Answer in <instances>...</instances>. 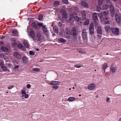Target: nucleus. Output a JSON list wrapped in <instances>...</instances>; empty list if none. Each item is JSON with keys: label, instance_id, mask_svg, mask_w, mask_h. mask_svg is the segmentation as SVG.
<instances>
[{"label": "nucleus", "instance_id": "f257e3e1", "mask_svg": "<svg viewBox=\"0 0 121 121\" xmlns=\"http://www.w3.org/2000/svg\"><path fill=\"white\" fill-rule=\"evenodd\" d=\"M78 34V31L76 27H72L70 31V35L75 38H77Z\"/></svg>", "mask_w": 121, "mask_h": 121}, {"label": "nucleus", "instance_id": "f03ea898", "mask_svg": "<svg viewBox=\"0 0 121 121\" xmlns=\"http://www.w3.org/2000/svg\"><path fill=\"white\" fill-rule=\"evenodd\" d=\"M82 35L83 39L85 41V43H86L87 40V33L85 29H83L82 32Z\"/></svg>", "mask_w": 121, "mask_h": 121}, {"label": "nucleus", "instance_id": "7ed1b4c3", "mask_svg": "<svg viewBox=\"0 0 121 121\" xmlns=\"http://www.w3.org/2000/svg\"><path fill=\"white\" fill-rule=\"evenodd\" d=\"M111 31L112 33L115 35H119L120 31L119 28L115 27L112 28L111 29Z\"/></svg>", "mask_w": 121, "mask_h": 121}, {"label": "nucleus", "instance_id": "20e7f679", "mask_svg": "<svg viewBox=\"0 0 121 121\" xmlns=\"http://www.w3.org/2000/svg\"><path fill=\"white\" fill-rule=\"evenodd\" d=\"M1 49L2 51L5 53L6 54H8L11 52V51L8 49V47L4 46H2Z\"/></svg>", "mask_w": 121, "mask_h": 121}, {"label": "nucleus", "instance_id": "39448f33", "mask_svg": "<svg viewBox=\"0 0 121 121\" xmlns=\"http://www.w3.org/2000/svg\"><path fill=\"white\" fill-rule=\"evenodd\" d=\"M92 17L94 20L95 21L94 22H95L96 25H98V19L97 17V14L95 12L93 13Z\"/></svg>", "mask_w": 121, "mask_h": 121}, {"label": "nucleus", "instance_id": "423d86ee", "mask_svg": "<svg viewBox=\"0 0 121 121\" xmlns=\"http://www.w3.org/2000/svg\"><path fill=\"white\" fill-rule=\"evenodd\" d=\"M110 11L112 16H113L115 13V9L114 6L110 4Z\"/></svg>", "mask_w": 121, "mask_h": 121}, {"label": "nucleus", "instance_id": "0eeeda50", "mask_svg": "<svg viewBox=\"0 0 121 121\" xmlns=\"http://www.w3.org/2000/svg\"><path fill=\"white\" fill-rule=\"evenodd\" d=\"M60 12L63 16L62 17L65 19L68 17V15L67 12L64 9H61L60 11Z\"/></svg>", "mask_w": 121, "mask_h": 121}, {"label": "nucleus", "instance_id": "6e6552de", "mask_svg": "<svg viewBox=\"0 0 121 121\" xmlns=\"http://www.w3.org/2000/svg\"><path fill=\"white\" fill-rule=\"evenodd\" d=\"M97 32L98 37H101L102 36V30L100 26H99L98 27Z\"/></svg>", "mask_w": 121, "mask_h": 121}, {"label": "nucleus", "instance_id": "1a4fd4ad", "mask_svg": "<svg viewBox=\"0 0 121 121\" xmlns=\"http://www.w3.org/2000/svg\"><path fill=\"white\" fill-rule=\"evenodd\" d=\"M89 29L90 34L91 35H93L94 33V27L93 23H91L90 24Z\"/></svg>", "mask_w": 121, "mask_h": 121}, {"label": "nucleus", "instance_id": "9d476101", "mask_svg": "<svg viewBox=\"0 0 121 121\" xmlns=\"http://www.w3.org/2000/svg\"><path fill=\"white\" fill-rule=\"evenodd\" d=\"M37 39L38 41H42L43 39V36L39 33L37 34Z\"/></svg>", "mask_w": 121, "mask_h": 121}, {"label": "nucleus", "instance_id": "9b49d317", "mask_svg": "<svg viewBox=\"0 0 121 121\" xmlns=\"http://www.w3.org/2000/svg\"><path fill=\"white\" fill-rule=\"evenodd\" d=\"M96 87V85L94 83H91L88 86V89L90 90H93Z\"/></svg>", "mask_w": 121, "mask_h": 121}, {"label": "nucleus", "instance_id": "f8f14e48", "mask_svg": "<svg viewBox=\"0 0 121 121\" xmlns=\"http://www.w3.org/2000/svg\"><path fill=\"white\" fill-rule=\"evenodd\" d=\"M14 56L17 59H20L21 58V55L17 52H16L14 53Z\"/></svg>", "mask_w": 121, "mask_h": 121}, {"label": "nucleus", "instance_id": "ddd939ff", "mask_svg": "<svg viewBox=\"0 0 121 121\" xmlns=\"http://www.w3.org/2000/svg\"><path fill=\"white\" fill-rule=\"evenodd\" d=\"M29 35L30 37L32 38H34L35 36V31L33 29H31L30 30ZM33 39L34 40V38Z\"/></svg>", "mask_w": 121, "mask_h": 121}, {"label": "nucleus", "instance_id": "4468645a", "mask_svg": "<svg viewBox=\"0 0 121 121\" xmlns=\"http://www.w3.org/2000/svg\"><path fill=\"white\" fill-rule=\"evenodd\" d=\"M82 18L83 20H85L86 19V13L85 11L83 10L82 11Z\"/></svg>", "mask_w": 121, "mask_h": 121}, {"label": "nucleus", "instance_id": "2eb2a0df", "mask_svg": "<svg viewBox=\"0 0 121 121\" xmlns=\"http://www.w3.org/2000/svg\"><path fill=\"white\" fill-rule=\"evenodd\" d=\"M73 18L76 21L78 22H80L81 23H82L81 21L82 20V19L81 17H78V16H74Z\"/></svg>", "mask_w": 121, "mask_h": 121}, {"label": "nucleus", "instance_id": "dca6fc26", "mask_svg": "<svg viewBox=\"0 0 121 121\" xmlns=\"http://www.w3.org/2000/svg\"><path fill=\"white\" fill-rule=\"evenodd\" d=\"M110 6V4H104L103 5L102 9L103 10H107Z\"/></svg>", "mask_w": 121, "mask_h": 121}, {"label": "nucleus", "instance_id": "f3484780", "mask_svg": "<svg viewBox=\"0 0 121 121\" xmlns=\"http://www.w3.org/2000/svg\"><path fill=\"white\" fill-rule=\"evenodd\" d=\"M22 61L23 63L26 64L28 63L27 58L25 56H24L22 57Z\"/></svg>", "mask_w": 121, "mask_h": 121}, {"label": "nucleus", "instance_id": "a211bd4d", "mask_svg": "<svg viewBox=\"0 0 121 121\" xmlns=\"http://www.w3.org/2000/svg\"><path fill=\"white\" fill-rule=\"evenodd\" d=\"M23 44L24 46L26 48H28L29 47V45L27 41L26 40H24Z\"/></svg>", "mask_w": 121, "mask_h": 121}, {"label": "nucleus", "instance_id": "6ab92c4d", "mask_svg": "<svg viewBox=\"0 0 121 121\" xmlns=\"http://www.w3.org/2000/svg\"><path fill=\"white\" fill-rule=\"evenodd\" d=\"M12 33L14 36H18V33L16 30H13Z\"/></svg>", "mask_w": 121, "mask_h": 121}, {"label": "nucleus", "instance_id": "aec40b11", "mask_svg": "<svg viewBox=\"0 0 121 121\" xmlns=\"http://www.w3.org/2000/svg\"><path fill=\"white\" fill-rule=\"evenodd\" d=\"M18 47L20 49L23 51L25 50V48L23 45L21 43H19L18 44Z\"/></svg>", "mask_w": 121, "mask_h": 121}, {"label": "nucleus", "instance_id": "412c9836", "mask_svg": "<svg viewBox=\"0 0 121 121\" xmlns=\"http://www.w3.org/2000/svg\"><path fill=\"white\" fill-rule=\"evenodd\" d=\"M60 82L58 81H53L50 82V84L51 85H57L58 83H59Z\"/></svg>", "mask_w": 121, "mask_h": 121}, {"label": "nucleus", "instance_id": "4be33fe9", "mask_svg": "<svg viewBox=\"0 0 121 121\" xmlns=\"http://www.w3.org/2000/svg\"><path fill=\"white\" fill-rule=\"evenodd\" d=\"M105 30L107 32H109L111 30V29L109 26H105Z\"/></svg>", "mask_w": 121, "mask_h": 121}, {"label": "nucleus", "instance_id": "5701e85b", "mask_svg": "<svg viewBox=\"0 0 121 121\" xmlns=\"http://www.w3.org/2000/svg\"><path fill=\"white\" fill-rule=\"evenodd\" d=\"M108 67V65L107 63H105L103 65L102 68L103 70L104 71V73L105 72V70Z\"/></svg>", "mask_w": 121, "mask_h": 121}, {"label": "nucleus", "instance_id": "b1692460", "mask_svg": "<svg viewBox=\"0 0 121 121\" xmlns=\"http://www.w3.org/2000/svg\"><path fill=\"white\" fill-rule=\"evenodd\" d=\"M53 5L54 7H57L60 5V2L59 1H55L54 2Z\"/></svg>", "mask_w": 121, "mask_h": 121}, {"label": "nucleus", "instance_id": "393cba45", "mask_svg": "<svg viewBox=\"0 0 121 121\" xmlns=\"http://www.w3.org/2000/svg\"><path fill=\"white\" fill-rule=\"evenodd\" d=\"M71 35L70 31L69 32L68 31H67L65 32V35L66 37H65L66 38H69L70 37Z\"/></svg>", "mask_w": 121, "mask_h": 121}, {"label": "nucleus", "instance_id": "a878e982", "mask_svg": "<svg viewBox=\"0 0 121 121\" xmlns=\"http://www.w3.org/2000/svg\"><path fill=\"white\" fill-rule=\"evenodd\" d=\"M32 27L35 29H37L38 28V26L35 22L31 24Z\"/></svg>", "mask_w": 121, "mask_h": 121}, {"label": "nucleus", "instance_id": "bb28decb", "mask_svg": "<svg viewBox=\"0 0 121 121\" xmlns=\"http://www.w3.org/2000/svg\"><path fill=\"white\" fill-rule=\"evenodd\" d=\"M116 22L118 24L120 23L121 16H118L116 17Z\"/></svg>", "mask_w": 121, "mask_h": 121}, {"label": "nucleus", "instance_id": "cd10ccee", "mask_svg": "<svg viewBox=\"0 0 121 121\" xmlns=\"http://www.w3.org/2000/svg\"><path fill=\"white\" fill-rule=\"evenodd\" d=\"M53 29L55 33H58V29L57 27L56 26H55L53 27Z\"/></svg>", "mask_w": 121, "mask_h": 121}, {"label": "nucleus", "instance_id": "c85d7f7f", "mask_svg": "<svg viewBox=\"0 0 121 121\" xmlns=\"http://www.w3.org/2000/svg\"><path fill=\"white\" fill-rule=\"evenodd\" d=\"M45 26H43L42 29L44 33H47L48 32V30L45 27Z\"/></svg>", "mask_w": 121, "mask_h": 121}, {"label": "nucleus", "instance_id": "c756f323", "mask_svg": "<svg viewBox=\"0 0 121 121\" xmlns=\"http://www.w3.org/2000/svg\"><path fill=\"white\" fill-rule=\"evenodd\" d=\"M82 4L83 6L87 8L88 7V4L85 2L84 1L82 2Z\"/></svg>", "mask_w": 121, "mask_h": 121}, {"label": "nucleus", "instance_id": "7c9ffc66", "mask_svg": "<svg viewBox=\"0 0 121 121\" xmlns=\"http://www.w3.org/2000/svg\"><path fill=\"white\" fill-rule=\"evenodd\" d=\"M90 23V20L89 19H87L84 23V25H87Z\"/></svg>", "mask_w": 121, "mask_h": 121}, {"label": "nucleus", "instance_id": "2f4dec72", "mask_svg": "<svg viewBox=\"0 0 121 121\" xmlns=\"http://www.w3.org/2000/svg\"><path fill=\"white\" fill-rule=\"evenodd\" d=\"M59 41L60 43H64L65 42L66 40L65 39H63L62 38H60L59 39Z\"/></svg>", "mask_w": 121, "mask_h": 121}, {"label": "nucleus", "instance_id": "473e14b6", "mask_svg": "<svg viewBox=\"0 0 121 121\" xmlns=\"http://www.w3.org/2000/svg\"><path fill=\"white\" fill-rule=\"evenodd\" d=\"M117 69V68L116 67H113L112 68H111L110 70L112 73H114L115 72V71Z\"/></svg>", "mask_w": 121, "mask_h": 121}, {"label": "nucleus", "instance_id": "72a5a7b5", "mask_svg": "<svg viewBox=\"0 0 121 121\" xmlns=\"http://www.w3.org/2000/svg\"><path fill=\"white\" fill-rule=\"evenodd\" d=\"M83 65L81 64H76L74 66V67H75L77 68H79L81 67H83Z\"/></svg>", "mask_w": 121, "mask_h": 121}, {"label": "nucleus", "instance_id": "f704fd0d", "mask_svg": "<svg viewBox=\"0 0 121 121\" xmlns=\"http://www.w3.org/2000/svg\"><path fill=\"white\" fill-rule=\"evenodd\" d=\"M22 93L21 95H22V96L23 97L24 96L25 94H26V91L24 89H22L21 90Z\"/></svg>", "mask_w": 121, "mask_h": 121}, {"label": "nucleus", "instance_id": "c9c22d12", "mask_svg": "<svg viewBox=\"0 0 121 121\" xmlns=\"http://www.w3.org/2000/svg\"><path fill=\"white\" fill-rule=\"evenodd\" d=\"M75 99V98L73 97H70L69 98L68 100L69 101H72Z\"/></svg>", "mask_w": 121, "mask_h": 121}, {"label": "nucleus", "instance_id": "e433bc0d", "mask_svg": "<svg viewBox=\"0 0 121 121\" xmlns=\"http://www.w3.org/2000/svg\"><path fill=\"white\" fill-rule=\"evenodd\" d=\"M43 14H41L39 16L38 19L39 20H42L43 19Z\"/></svg>", "mask_w": 121, "mask_h": 121}, {"label": "nucleus", "instance_id": "4c0bfd02", "mask_svg": "<svg viewBox=\"0 0 121 121\" xmlns=\"http://www.w3.org/2000/svg\"><path fill=\"white\" fill-rule=\"evenodd\" d=\"M4 71H7V68L5 67V66H4L3 68H1Z\"/></svg>", "mask_w": 121, "mask_h": 121}, {"label": "nucleus", "instance_id": "58836bf2", "mask_svg": "<svg viewBox=\"0 0 121 121\" xmlns=\"http://www.w3.org/2000/svg\"><path fill=\"white\" fill-rule=\"evenodd\" d=\"M103 0H98V4L99 5H101L102 4L103 2Z\"/></svg>", "mask_w": 121, "mask_h": 121}, {"label": "nucleus", "instance_id": "ea45409f", "mask_svg": "<svg viewBox=\"0 0 121 121\" xmlns=\"http://www.w3.org/2000/svg\"><path fill=\"white\" fill-rule=\"evenodd\" d=\"M62 1L63 2L66 4H68L69 3L68 0H62Z\"/></svg>", "mask_w": 121, "mask_h": 121}, {"label": "nucleus", "instance_id": "a19ab883", "mask_svg": "<svg viewBox=\"0 0 121 121\" xmlns=\"http://www.w3.org/2000/svg\"><path fill=\"white\" fill-rule=\"evenodd\" d=\"M33 70L35 71L38 72L40 70V69L37 68H35L33 69Z\"/></svg>", "mask_w": 121, "mask_h": 121}, {"label": "nucleus", "instance_id": "79ce46f5", "mask_svg": "<svg viewBox=\"0 0 121 121\" xmlns=\"http://www.w3.org/2000/svg\"><path fill=\"white\" fill-rule=\"evenodd\" d=\"M29 54L30 55H34L35 54V53L34 52L32 51H30L29 52Z\"/></svg>", "mask_w": 121, "mask_h": 121}, {"label": "nucleus", "instance_id": "37998d69", "mask_svg": "<svg viewBox=\"0 0 121 121\" xmlns=\"http://www.w3.org/2000/svg\"><path fill=\"white\" fill-rule=\"evenodd\" d=\"M108 13V11L107 10H106V11H104L103 12V13L104 15H107Z\"/></svg>", "mask_w": 121, "mask_h": 121}, {"label": "nucleus", "instance_id": "c03bdc74", "mask_svg": "<svg viewBox=\"0 0 121 121\" xmlns=\"http://www.w3.org/2000/svg\"><path fill=\"white\" fill-rule=\"evenodd\" d=\"M0 65L1 68H3L4 66V65L3 62H0Z\"/></svg>", "mask_w": 121, "mask_h": 121}, {"label": "nucleus", "instance_id": "a18cd8bd", "mask_svg": "<svg viewBox=\"0 0 121 121\" xmlns=\"http://www.w3.org/2000/svg\"><path fill=\"white\" fill-rule=\"evenodd\" d=\"M97 10L99 12L100 10H101V8L100 6H97Z\"/></svg>", "mask_w": 121, "mask_h": 121}, {"label": "nucleus", "instance_id": "49530a36", "mask_svg": "<svg viewBox=\"0 0 121 121\" xmlns=\"http://www.w3.org/2000/svg\"><path fill=\"white\" fill-rule=\"evenodd\" d=\"M24 97L26 99L28 98L29 97V95L28 94H26L24 95Z\"/></svg>", "mask_w": 121, "mask_h": 121}, {"label": "nucleus", "instance_id": "de8ad7c7", "mask_svg": "<svg viewBox=\"0 0 121 121\" xmlns=\"http://www.w3.org/2000/svg\"><path fill=\"white\" fill-rule=\"evenodd\" d=\"M13 85H11L9 86H8V89H11L13 87Z\"/></svg>", "mask_w": 121, "mask_h": 121}, {"label": "nucleus", "instance_id": "09e8293b", "mask_svg": "<svg viewBox=\"0 0 121 121\" xmlns=\"http://www.w3.org/2000/svg\"><path fill=\"white\" fill-rule=\"evenodd\" d=\"M52 87L55 89H57L58 88V86H52Z\"/></svg>", "mask_w": 121, "mask_h": 121}, {"label": "nucleus", "instance_id": "8fccbe9b", "mask_svg": "<svg viewBox=\"0 0 121 121\" xmlns=\"http://www.w3.org/2000/svg\"><path fill=\"white\" fill-rule=\"evenodd\" d=\"M106 2L107 4H110L111 2V1L110 0H106Z\"/></svg>", "mask_w": 121, "mask_h": 121}, {"label": "nucleus", "instance_id": "3c124183", "mask_svg": "<svg viewBox=\"0 0 121 121\" xmlns=\"http://www.w3.org/2000/svg\"><path fill=\"white\" fill-rule=\"evenodd\" d=\"M19 67V66L18 65H17L15 66L14 69L15 70L17 69Z\"/></svg>", "mask_w": 121, "mask_h": 121}, {"label": "nucleus", "instance_id": "603ef678", "mask_svg": "<svg viewBox=\"0 0 121 121\" xmlns=\"http://www.w3.org/2000/svg\"><path fill=\"white\" fill-rule=\"evenodd\" d=\"M110 100V99L109 98V97H107V99H106V102H109V103H110V102H109V101Z\"/></svg>", "mask_w": 121, "mask_h": 121}, {"label": "nucleus", "instance_id": "864d4df0", "mask_svg": "<svg viewBox=\"0 0 121 121\" xmlns=\"http://www.w3.org/2000/svg\"><path fill=\"white\" fill-rule=\"evenodd\" d=\"M31 87L30 85V84H28L26 85V87L28 88H30Z\"/></svg>", "mask_w": 121, "mask_h": 121}, {"label": "nucleus", "instance_id": "5fc2aeb1", "mask_svg": "<svg viewBox=\"0 0 121 121\" xmlns=\"http://www.w3.org/2000/svg\"><path fill=\"white\" fill-rule=\"evenodd\" d=\"M74 16H78L77 14L76 13H73V17H74Z\"/></svg>", "mask_w": 121, "mask_h": 121}, {"label": "nucleus", "instance_id": "6e6d98bb", "mask_svg": "<svg viewBox=\"0 0 121 121\" xmlns=\"http://www.w3.org/2000/svg\"><path fill=\"white\" fill-rule=\"evenodd\" d=\"M7 65L8 67L10 68L11 67V65L10 64H8Z\"/></svg>", "mask_w": 121, "mask_h": 121}, {"label": "nucleus", "instance_id": "4d7b16f0", "mask_svg": "<svg viewBox=\"0 0 121 121\" xmlns=\"http://www.w3.org/2000/svg\"><path fill=\"white\" fill-rule=\"evenodd\" d=\"M109 23V22L108 21H107L105 22V24H108Z\"/></svg>", "mask_w": 121, "mask_h": 121}, {"label": "nucleus", "instance_id": "13d9d810", "mask_svg": "<svg viewBox=\"0 0 121 121\" xmlns=\"http://www.w3.org/2000/svg\"><path fill=\"white\" fill-rule=\"evenodd\" d=\"M5 38V37L4 36H3V35H2L0 39H4Z\"/></svg>", "mask_w": 121, "mask_h": 121}, {"label": "nucleus", "instance_id": "bf43d9fd", "mask_svg": "<svg viewBox=\"0 0 121 121\" xmlns=\"http://www.w3.org/2000/svg\"><path fill=\"white\" fill-rule=\"evenodd\" d=\"M119 16L117 14H116L115 15V18H116V17H117Z\"/></svg>", "mask_w": 121, "mask_h": 121}, {"label": "nucleus", "instance_id": "052dcab7", "mask_svg": "<svg viewBox=\"0 0 121 121\" xmlns=\"http://www.w3.org/2000/svg\"><path fill=\"white\" fill-rule=\"evenodd\" d=\"M63 32H59V34L60 35H62Z\"/></svg>", "mask_w": 121, "mask_h": 121}, {"label": "nucleus", "instance_id": "680f3d73", "mask_svg": "<svg viewBox=\"0 0 121 121\" xmlns=\"http://www.w3.org/2000/svg\"><path fill=\"white\" fill-rule=\"evenodd\" d=\"M59 24H60V25H59V24H58L59 25V26H61V22H59Z\"/></svg>", "mask_w": 121, "mask_h": 121}, {"label": "nucleus", "instance_id": "e2e57ef3", "mask_svg": "<svg viewBox=\"0 0 121 121\" xmlns=\"http://www.w3.org/2000/svg\"><path fill=\"white\" fill-rule=\"evenodd\" d=\"M4 55L3 54H0V56H4Z\"/></svg>", "mask_w": 121, "mask_h": 121}, {"label": "nucleus", "instance_id": "0e129e2a", "mask_svg": "<svg viewBox=\"0 0 121 121\" xmlns=\"http://www.w3.org/2000/svg\"><path fill=\"white\" fill-rule=\"evenodd\" d=\"M3 43L2 42H0V45L3 44Z\"/></svg>", "mask_w": 121, "mask_h": 121}, {"label": "nucleus", "instance_id": "69168bd1", "mask_svg": "<svg viewBox=\"0 0 121 121\" xmlns=\"http://www.w3.org/2000/svg\"><path fill=\"white\" fill-rule=\"evenodd\" d=\"M118 121H121V117L119 119Z\"/></svg>", "mask_w": 121, "mask_h": 121}, {"label": "nucleus", "instance_id": "338daca9", "mask_svg": "<svg viewBox=\"0 0 121 121\" xmlns=\"http://www.w3.org/2000/svg\"><path fill=\"white\" fill-rule=\"evenodd\" d=\"M52 35L53 36H55L56 35V34L55 33L53 34Z\"/></svg>", "mask_w": 121, "mask_h": 121}, {"label": "nucleus", "instance_id": "774afa93", "mask_svg": "<svg viewBox=\"0 0 121 121\" xmlns=\"http://www.w3.org/2000/svg\"><path fill=\"white\" fill-rule=\"evenodd\" d=\"M36 50H37V51H39V49L38 48H36Z\"/></svg>", "mask_w": 121, "mask_h": 121}]
</instances>
